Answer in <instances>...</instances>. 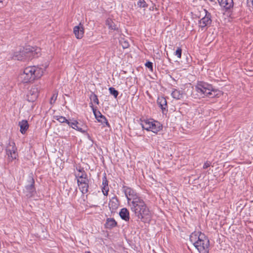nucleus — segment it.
I'll return each instance as SVG.
<instances>
[{
  "label": "nucleus",
  "mask_w": 253,
  "mask_h": 253,
  "mask_svg": "<svg viewBox=\"0 0 253 253\" xmlns=\"http://www.w3.org/2000/svg\"><path fill=\"white\" fill-rule=\"evenodd\" d=\"M123 189L130 209L135 216L143 222L149 221L151 218V212L144 201L131 188L124 186Z\"/></svg>",
  "instance_id": "nucleus-1"
},
{
  "label": "nucleus",
  "mask_w": 253,
  "mask_h": 253,
  "mask_svg": "<svg viewBox=\"0 0 253 253\" xmlns=\"http://www.w3.org/2000/svg\"><path fill=\"white\" fill-rule=\"evenodd\" d=\"M190 240L200 253H209L210 241L201 232L195 231L190 236Z\"/></svg>",
  "instance_id": "nucleus-2"
},
{
  "label": "nucleus",
  "mask_w": 253,
  "mask_h": 253,
  "mask_svg": "<svg viewBox=\"0 0 253 253\" xmlns=\"http://www.w3.org/2000/svg\"><path fill=\"white\" fill-rule=\"evenodd\" d=\"M43 74L42 68L38 67L28 66L19 76V80L23 83H31L36 79L40 78Z\"/></svg>",
  "instance_id": "nucleus-3"
},
{
  "label": "nucleus",
  "mask_w": 253,
  "mask_h": 253,
  "mask_svg": "<svg viewBox=\"0 0 253 253\" xmlns=\"http://www.w3.org/2000/svg\"><path fill=\"white\" fill-rule=\"evenodd\" d=\"M41 48L38 47L27 46L14 53L13 57L18 60H31L40 55Z\"/></svg>",
  "instance_id": "nucleus-4"
},
{
  "label": "nucleus",
  "mask_w": 253,
  "mask_h": 253,
  "mask_svg": "<svg viewBox=\"0 0 253 253\" xmlns=\"http://www.w3.org/2000/svg\"><path fill=\"white\" fill-rule=\"evenodd\" d=\"M195 89L200 95L210 97H215L218 95L219 92L218 90L213 88L211 84L203 81L198 82Z\"/></svg>",
  "instance_id": "nucleus-5"
},
{
  "label": "nucleus",
  "mask_w": 253,
  "mask_h": 253,
  "mask_svg": "<svg viewBox=\"0 0 253 253\" xmlns=\"http://www.w3.org/2000/svg\"><path fill=\"white\" fill-rule=\"evenodd\" d=\"M142 127L148 131H151L157 133L162 128V126L157 121L150 120H144L141 124Z\"/></svg>",
  "instance_id": "nucleus-6"
},
{
  "label": "nucleus",
  "mask_w": 253,
  "mask_h": 253,
  "mask_svg": "<svg viewBox=\"0 0 253 253\" xmlns=\"http://www.w3.org/2000/svg\"><path fill=\"white\" fill-rule=\"evenodd\" d=\"M6 153L9 161L15 160L18 156L17 148L13 141H10L6 148Z\"/></svg>",
  "instance_id": "nucleus-7"
},
{
  "label": "nucleus",
  "mask_w": 253,
  "mask_h": 253,
  "mask_svg": "<svg viewBox=\"0 0 253 253\" xmlns=\"http://www.w3.org/2000/svg\"><path fill=\"white\" fill-rule=\"evenodd\" d=\"M28 184L25 186L24 192L28 198L32 197L36 192L34 186L35 180L34 178L30 176L28 180Z\"/></svg>",
  "instance_id": "nucleus-8"
},
{
  "label": "nucleus",
  "mask_w": 253,
  "mask_h": 253,
  "mask_svg": "<svg viewBox=\"0 0 253 253\" xmlns=\"http://www.w3.org/2000/svg\"><path fill=\"white\" fill-rule=\"evenodd\" d=\"M39 85L36 84L33 85L29 90L27 95V100L29 102H34L38 97L40 91Z\"/></svg>",
  "instance_id": "nucleus-9"
},
{
  "label": "nucleus",
  "mask_w": 253,
  "mask_h": 253,
  "mask_svg": "<svg viewBox=\"0 0 253 253\" xmlns=\"http://www.w3.org/2000/svg\"><path fill=\"white\" fill-rule=\"evenodd\" d=\"M211 14L207 13L205 16L199 21V26L203 29L205 27L210 25L211 23Z\"/></svg>",
  "instance_id": "nucleus-10"
},
{
  "label": "nucleus",
  "mask_w": 253,
  "mask_h": 253,
  "mask_svg": "<svg viewBox=\"0 0 253 253\" xmlns=\"http://www.w3.org/2000/svg\"><path fill=\"white\" fill-rule=\"evenodd\" d=\"M73 32L77 39H82L84 34L83 25L81 23H80L79 25L74 27Z\"/></svg>",
  "instance_id": "nucleus-11"
},
{
  "label": "nucleus",
  "mask_w": 253,
  "mask_h": 253,
  "mask_svg": "<svg viewBox=\"0 0 253 253\" xmlns=\"http://www.w3.org/2000/svg\"><path fill=\"white\" fill-rule=\"evenodd\" d=\"M157 103L162 110L163 114L168 112V105L166 99L163 97H158L157 99Z\"/></svg>",
  "instance_id": "nucleus-12"
},
{
  "label": "nucleus",
  "mask_w": 253,
  "mask_h": 253,
  "mask_svg": "<svg viewBox=\"0 0 253 253\" xmlns=\"http://www.w3.org/2000/svg\"><path fill=\"white\" fill-rule=\"evenodd\" d=\"M119 206V202L116 196L112 198L109 203V207L111 212H113L117 209Z\"/></svg>",
  "instance_id": "nucleus-13"
},
{
  "label": "nucleus",
  "mask_w": 253,
  "mask_h": 253,
  "mask_svg": "<svg viewBox=\"0 0 253 253\" xmlns=\"http://www.w3.org/2000/svg\"><path fill=\"white\" fill-rule=\"evenodd\" d=\"M220 5L226 9H229L233 6V0H218Z\"/></svg>",
  "instance_id": "nucleus-14"
},
{
  "label": "nucleus",
  "mask_w": 253,
  "mask_h": 253,
  "mask_svg": "<svg viewBox=\"0 0 253 253\" xmlns=\"http://www.w3.org/2000/svg\"><path fill=\"white\" fill-rule=\"evenodd\" d=\"M79 123L76 120H74L73 122H70V124H68V125L73 129H76L78 131L81 132L82 133L85 132L86 130L83 128L80 127L79 126Z\"/></svg>",
  "instance_id": "nucleus-15"
},
{
  "label": "nucleus",
  "mask_w": 253,
  "mask_h": 253,
  "mask_svg": "<svg viewBox=\"0 0 253 253\" xmlns=\"http://www.w3.org/2000/svg\"><path fill=\"white\" fill-rule=\"evenodd\" d=\"M19 126L20 127V132L24 134L29 128V124L27 121L23 120L19 122Z\"/></svg>",
  "instance_id": "nucleus-16"
},
{
  "label": "nucleus",
  "mask_w": 253,
  "mask_h": 253,
  "mask_svg": "<svg viewBox=\"0 0 253 253\" xmlns=\"http://www.w3.org/2000/svg\"><path fill=\"white\" fill-rule=\"evenodd\" d=\"M119 214L121 217L124 220L127 221L129 219V213L126 208H123L120 211Z\"/></svg>",
  "instance_id": "nucleus-17"
},
{
  "label": "nucleus",
  "mask_w": 253,
  "mask_h": 253,
  "mask_svg": "<svg viewBox=\"0 0 253 253\" xmlns=\"http://www.w3.org/2000/svg\"><path fill=\"white\" fill-rule=\"evenodd\" d=\"M184 92L182 90L174 89L171 92L172 97L176 99H181L183 97Z\"/></svg>",
  "instance_id": "nucleus-18"
},
{
  "label": "nucleus",
  "mask_w": 253,
  "mask_h": 253,
  "mask_svg": "<svg viewBox=\"0 0 253 253\" xmlns=\"http://www.w3.org/2000/svg\"><path fill=\"white\" fill-rule=\"evenodd\" d=\"M117 225V222L113 218H108L106 220L105 226L107 228L111 229Z\"/></svg>",
  "instance_id": "nucleus-19"
},
{
  "label": "nucleus",
  "mask_w": 253,
  "mask_h": 253,
  "mask_svg": "<svg viewBox=\"0 0 253 253\" xmlns=\"http://www.w3.org/2000/svg\"><path fill=\"white\" fill-rule=\"evenodd\" d=\"M108 184V182L106 178V176L105 175L103 177L102 179V185H103V187H102V192L103 193V194L104 195H107L108 194V192L109 191Z\"/></svg>",
  "instance_id": "nucleus-20"
},
{
  "label": "nucleus",
  "mask_w": 253,
  "mask_h": 253,
  "mask_svg": "<svg viewBox=\"0 0 253 253\" xmlns=\"http://www.w3.org/2000/svg\"><path fill=\"white\" fill-rule=\"evenodd\" d=\"M106 25L108 26V28L112 30H118V28L117 25L115 24L114 21L110 18H108L105 22Z\"/></svg>",
  "instance_id": "nucleus-21"
},
{
  "label": "nucleus",
  "mask_w": 253,
  "mask_h": 253,
  "mask_svg": "<svg viewBox=\"0 0 253 253\" xmlns=\"http://www.w3.org/2000/svg\"><path fill=\"white\" fill-rule=\"evenodd\" d=\"M79 189L83 194H85L88 192V183H82L81 184L78 185Z\"/></svg>",
  "instance_id": "nucleus-22"
},
{
  "label": "nucleus",
  "mask_w": 253,
  "mask_h": 253,
  "mask_svg": "<svg viewBox=\"0 0 253 253\" xmlns=\"http://www.w3.org/2000/svg\"><path fill=\"white\" fill-rule=\"evenodd\" d=\"M77 170L78 171V173L76 174V177L77 178H81L82 177H85L87 176V174L83 168H79Z\"/></svg>",
  "instance_id": "nucleus-23"
},
{
  "label": "nucleus",
  "mask_w": 253,
  "mask_h": 253,
  "mask_svg": "<svg viewBox=\"0 0 253 253\" xmlns=\"http://www.w3.org/2000/svg\"><path fill=\"white\" fill-rule=\"evenodd\" d=\"M53 118L61 123H66L68 125L70 124V121L67 120L65 117L57 115L54 116Z\"/></svg>",
  "instance_id": "nucleus-24"
},
{
  "label": "nucleus",
  "mask_w": 253,
  "mask_h": 253,
  "mask_svg": "<svg viewBox=\"0 0 253 253\" xmlns=\"http://www.w3.org/2000/svg\"><path fill=\"white\" fill-rule=\"evenodd\" d=\"M97 120L98 122H101L104 126H107L110 127V125L105 116L100 115V118Z\"/></svg>",
  "instance_id": "nucleus-25"
},
{
  "label": "nucleus",
  "mask_w": 253,
  "mask_h": 253,
  "mask_svg": "<svg viewBox=\"0 0 253 253\" xmlns=\"http://www.w3.org/2000/svg\"><path fill=\"white\" fill-rule=\"evenodd\" d=\"M77 183L78 185L84 183H89V179L87 176L85 177H82L81 178H77Z\"/></svg>",
  "instance_id": "nucleus-26"
},
{
  "label": "nucleus",
  "mask_w": 253,
  "mask_h": 253,
  "mask_svg": "<svg viewBox=\"0 0 253 253\" xmlns=\"http://www.w3.org/2000/svg\"><path fill=\"white\" fill-rule=\"evenodd\" d=\"M109 92L111 94L113 95L115 98H116L118 95V91L113 87H110L109 88Z\"/></svg>",
  "instance_id": "nucleus-27"
},
{
  "label": "nucleus",
  "mask_w": 253,
  "mask_h": 253,
  "mask_svg": "<svg viewBox=\"0 0 253 253\" xmlns=\"http://www.w3.org/2000/svg\"><path fill=\"white\" fill-rule=\"evenodd\" d=\"M90 99L91 101H93L94 103L97 104H99V100L97 96L95 94L92 93L90 96Z\"/></svg>",
  "instance_id": "nucleus-28"
},
{
  "label": "nucleus",
  "mask_w": 253,
  "mask_h": 253,
  "mask_svg": "<svg viewBox=\"0 0 253 253\" xmlns=\"http://www.w3.org/2000/svg\"><path fill=\"white\" fill-rule=\"evenodd\" d=\"M90 107H91L92 108L93 112L94 115L96 119L100 118V115L103 116L99 111H96V110L93 107V105L92 104H91V105H90Z\"/></svg>",
  "instance_id": "nucleus-29"
},
{
  "label": "nucleus",
  "mask_w": 253,
  "mask_h": 253,
  "mask_svg": "<svg viewBox=\"0 0 253 253\" xmlns=\"http://www.w3.org/2000/svg\"><path fill=\"white\" fill-rule=\"evenodd\" d=\"M137 5L140 7H146L147 5L144 0H139L137 2Z\"/></svg>",
  "instance_id": "nucleus-30"
},
{
  "label": "nucleus",
  "mask_w": 253,
  "mask_h": 253,
  "mask_svg": "<svg viewBox=\"0 0 253 253\" xmlns=\"http://www.w3.org/2000/svg\"><path fill=\"white\" fill-rule=\"evenodd\" d=\"M182 49L180 47H178L175 52V55L177 56L178 58H180L181 57Z\"/></svg>",
  "instance_id": "nucleus-31"
},
{
  "label": "nucleus",
  "mask_w": 253,
  "mask_h": 253,
  "mask_svg": "<svg viewBox=\"0 0 253 253\" xmlns=\"http://www.w3.org/2000/svg\"><path fill=\"white\" fill-rule=\"evenodd\" d=\"M57 93H54L50 98V104H52L54 103L55 102V101L57 99Z\"/></svg>",
  "instance_id": "nucleus-32"
},
{
  "label": "nucleus",
  "mask_w": 253,
  "mask_h": 253,
  "mask_svg": "<svg viewBox=\"0 0 253 253\" xmlns=\"http://www.w3.org/2000/svg\"><path fill=\"white\" fill-rule=\"evenodd\" d=\"M145 66L150 70H153V63L151 62L148 61L145 63Z\"/></svg>",
  "instance_id": "nucleus-33"
},
{
  "label": "nucleus",
  "mask_w": 253,
  "mask_h": 253,
  "mask_svg": "<svg viewBox=\"0 0 253 253\" xmlns=\"http://www.w3.org/2000/svg\"><path fill=\"white\" fill-rule=\"evenodd\" d=\"M210 166V163H208V162H206L204 164V166H203V168L204 169H207L208 167H209Z\"/></svg>",
  "instance_id": "nucleus-34"
},
{
  "label": "nucleus",
  "mask_w": 253,
  "mask_h": 253,
  "mask_svg": "<svg viewBox=\"0 0 253 253\" xmlns=\"http://www.w3.org/2000/svg\"><path fill=\"white\" fill-rule=\"evenodd\" d=\"M122 46L124 48H126L128 46V43L126 42H124V43L122 44Z\"/></svg>",
  "instance_id": "nucleus-35"
},
{
  "label": "nucleus",
  "mask_w": 253,
  "mask_h": 253,
  "mask_svg": "<svg viewBox=\"0 0 253 253\" xmlns=\"http://www.w3.org/2000/svg\"><path fill=\"white\" fill-rule=\"evenodd\" d=\"M248 3H251L253 6V0H247Z\"/></svg>",
  "instance_id": "nucleus-36"
},
{
  "label": "nucleus",
  "mask_w": 253,
  "mask_h": 253,
  "mask_svg": "<svg viewBox=\"0 0 253 253\" xmlns=\"http://www.w3.org/2000/svg\"><path fill=\"white\" fill-rule=\"evenodd\" d=\"M3 0H0V2H2Z\"/></svg>",
  "instance_id": "nucleus-37"
},
{
  "label": "nucleus",
  "mask_w": 253,
  "mask_h": 253,
  "mask_svg": "<svg viewBox=\"0 0 253 253\" xmlns=\"http://www.w3.org/2000/svg\"><path fill=\"white\" fill-rule=\"evenodd\" d=\"M85 253H90V252H86Z\"/></svg>",
  "instance_id": "nucleus-38"
}]
</instances>
